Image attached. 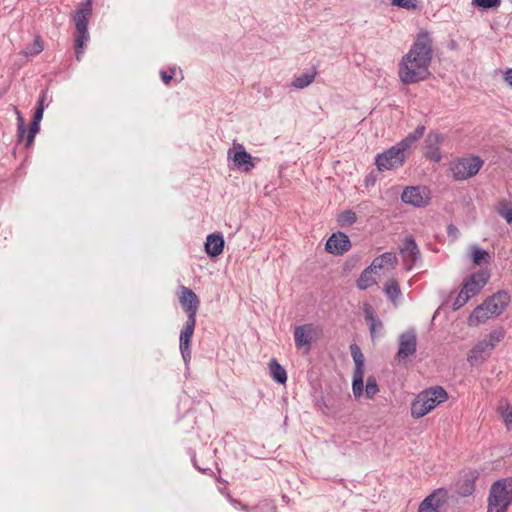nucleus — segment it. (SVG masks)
<instances>
[{
    "mask_svg": "<svg viewBox=\"0 0 512 512\" xmlns=\"http://www.w3.org/2000/svg\"><path fill=\"white\" fill-rule=\"evenodd\" d=\"M17 114V137L19 141H22L24 139L25 133H26V125L24 118L22 117L21 113L16 110Z\"/></svg>",
    "mask_w": 512,
    "mask_h": 512,
    "instance_id": "nucleus-42",
    "label": "nucleus"
},
{
    "mask_svg": "<svg viewBox=\"0 0 512 512\" xmlns=\"http://www.w3.org/2000/svg\"><path fill=\"white\" fill-rule=\"evenodd\" d=\"M178 299L187 314V318H196L200 307V299L197 294L192 289L181 285L178 291Z\"/></svg>",
    "mask_w": 512,
    "mask_h": 512,
    "instance_id": "nucleus-12",
    "label": "nucleus"
},
{
    "mask_svg": "<svg viewBox=\"0 0 512 512\" xmlns=\"http://www.w3.org/2000/svg\"><path fill=\"white\" fill-rule=\"evenodd\" d=\"M92 16V0H84L74 11L72 19L75 23V57L80 61L89 40L88 23Z\"/></svg>",
    "mask_w": 512,
    "mask_h": 512,
    "instance_id": "nucleus-2",
    "label": "nucleus"
},
{
    "mask_svg": "<svg viewBox=\"0 0 512 512\" xmlns=\"http://www.w3.org/2000/svg\"><path fill=\"white\" fill-rule=\"evenodd\" d=\"M363 313L364 318L366 322L369 324V331L371 338L374 339L377 334H380L384 328L382 321L380 318L376 315L374 308L372 305L368 302H364L363 306Z\"/></svg>",
    "mask_w": 512,
    "mask_h": 512,
    "instance_id": "nucleus-22",
    "label": "nucleus"
},
{
    "mask_svg": "<svg viewBox=\"0 0 512 512\" xmlns=\"http://www.w3.org/2000/svg\"><path fill=\"white\" fill-rule=\"evenodd\" d=\"M317 336L318 327L312 323L295 327L294 340L296 348L300 349L306 347L307 351H309L311 344L317 339Z\"/></svg>",
    "mask_w": 512,
    "mask_h": 512,
    "instance_id": "nucleus-14",
    "label": "nucleus"
},
{
    "mask_svg": "<svg viewBox=\"0 0 512 512\" xmlns=\"http://www.w3.org/2000/svg\"><path fill=\"white\" fill-rule=\"evenodd\" d=\"M174 75H175V68H170L169 71L162 70L160 72L161 80L166 85L170 84Z\"/></svg>",
    "mask_w": 512,
    "mask_h": 512,
    "instance_id": "nucleus-44",
    "label": "nucleus"
},
{
    "mask_svg": "<svg viewBox=\"0 0 512 512\" xmlns=\"http://www.w3.org/2000/svg\"><path fill=\"white\" fill-rule=\"evenodd\" d=\"M391 5L409 11H420L419 0H391Z\"/></svg>",
    "mask_w": 512,
    "mask_h": 512,
    "instance_id": "nucleus-35",
    "label": "nucleus"
},
{
    "mask_svg": "<svg viewBox=\"0 0 512 512\" xmlns=\"http://www.w3.org/2000/svg\"><path fill=\"white\" fill-rule=\"evenodd\" d=\"M397 264L396 254L393 252H384L380 256L376 257L372 261V266L374 268L382 269L385 265L394 266Z\"/></svg>",
    "mask_w": 512,
    "mask_h": 512,
    "instance_id": "nucleus-27",
    "label": "nucleus"
},
{
    "mask_svg": "<svg viewBox=\"0 0 512 512\" xmlns=\"http://www.w3.org/2000/svg\"><path fill=\"white\" fill-rule=\"evenodd\" d=\"M283 501H288V497L286 495L282 496Z\"/></svg>",
    "mask_w": 512,
    "mask_h": 512,
    "instance_id": "nucleus-52",
    "label": "nucleus"
},
{
    "mask_svg": "<svg viewBox=\"0 0 512 512\" xmlns=\"http://www.w3.org/2000/svg\"><path fill=\"white\" fill-rule=\"evenodd\" d=\"M497 212L502 216L508 224H512V204L502 201L497 208Z\"/></svg>",
    "mask_w": 512,
    "mask_h": 512,
    "instance_id": "nucleus-37",
    "label": "nucleus"
},
{
    "mask_svg": "<svg viewBox=\"0 0 512 512\" xmlns=\"http://www.w3.org/2000/svg\"><path fill=\"white\" fill-rule=\"evenodd\" d=\"M46 97H47V91L42 90L41 94L39 96L38 102H37V107H43V109H45V107H47V104H45Z\"/></svg>",
    "mask_w": 512,
    "mask_h": 512,
    "instance_id": "nucleus-49",
    "label": "nucleus"
},
{
    "mask_svg": "<svg viewBox=\"0 0 512 512\" xmlns=\"http://www.w3.org/2000/svg\"><path fill=\"white\" fill-rule=\"evenodd\" d=\"M375 182H376V175L373 172L366 175L365 181H364L366 187L374 186Z\"/></svg>",
    "mask_w": 512,
    "mask_h": 512,
    "instance_id": "nucleus-48",
    "label": "nucleus"
},
{
    "mask_svg": "<svg viewBox=\"0 0 512 512\" xmlns=\"http://www.w3.org/2000/svg\"><path fill=\"white\" fill-rule=\"evenodd\" d=\"M356 221H357V214L351 209L344 210L340 214L337 215V223L340 227L351 226Z\"/></svg>",
    "mask_w": 512,
    "mask_h": 512,
    "instance_id": "nucleus-29",
    "label": "nucleus"
},
{
    "mask_svg": "<svg viewBox=\"0 0 512 512\" xmlns=\"http://www.w3.org/2000/svg\"><path fill=\"white\" fill-rule=\"evenodd\" d=\"M469 293H465L464 288L462 287L461 291L459 292L458 296L456 297L455 301L453 302L452 309L453 311L459 310L461 307H463L470 299Z\"/></svg>",
    "mask_w": 512,
    "mask_h": 512,
    "instance_id": "nucleus-41",
    "label": "nucleus"
},
{
    "mask_svg": "<svg viewBox=\"0 0 512 512\" xmlns=\"http://www.w3.org/2000/svg\"><path fill=\"white\" fill-rule=\"evenodd\" d=\"M399 252L407 264V269H411L421 256L420 249L412 235L405 237L403 244L399 247Z\"/></svg>",
    "mask_w": 512,
    "mask_h": 512,
    "instance_id": "nucleus-16",
    "label": "nucleus"
},
{
    "mask_svg": "<svg viewBox=\"0 0 512 512\" xmlns=\"http://www.w3.org/2000/svg\"><path fill=\"white\" fill-rule=\"evenodd\" d=\"M471 4L482 11L494 10L500 7L501 0H472Z\"/></svg>",
    "mask_w": 512,
    "mask_h": 512,
    "instance_id": "nucleus-34",
    "label": "nucleus"
},
{
    "mask_svg": "<svg viewBox=\"0 0 512 512\" xmlns=\"http://www.w3.org/2000/svg\"><path fill=\"white\" fill-rule=\"evenodd\" d=\"M228 159L233 162V168L239 169L243 172H250L254 167L255 163L253 157L247 152L242 144L234 143V147L228 150Z\"/></svg>",
    "mask_w": 512,
    "mask_h": 512,
    "instance_id": "nucleus-10",
    "label": "nucleus"
},
{
    "mask_svg": "<svg viewBox=\"0 0 512 512\" xmlns=\"http://www.w3.org/2000/svg\"><path fill=\"white\" fill-rule=\"evenodd\" d=\"M432 43L427 30H421L417 34L409 52L399 63L398 75L403 84L418 83L429 78V66L433 56Z\"/></svg>",
    "mask_w": 512,
    "mask_h": 512,
    "instance_id": "nucleus-1",
    "label": "nucleus"
},
{
    "mask_svg": "<svg viewBox=\"0 0 512 512\" xmlns=\"http://www.w3.org/2000/svg\"><path fill=\"white\" fill-rule=\"evenodd\" d=\"M224 246V237L219 232L209 234L204 243L205 252L210 258H216L222 254Z\"/></svg>",
    "mask_w": 512,
    "mask_h": 512,
    "instance_id": "nucleus-21",
    "label": "nucleus"
},
{
    "mask_svg": "<svg viewBox=\"0 0 512 512\" xmlns=\"http://www.w3.org/2000/svg\"><path fill=\"white\" fill-rule=\"evenodd\" d=\"M447 234H448V236H449V237H451V239L454 241V240H456V239L458 238V236H459V230H458V228H457L454 224L450 223V224L447 226Z\"/></svg>",
    "mask_w": 512,
    "mask_h": 512,
    "instance_id": "nucleus-46",
    "label": "nucleus"
},
{
    "mask_svg": "<svg viewBox=\"0 0 512 512\" xmlns=\"http://www.w3.org/2000/svg\"><path fill=\"white\" fill-rule=\"evenodd\" d=\"M196 326V318H187L184 326L182 327L180 331L179 336V349L182 355V358L187 364L191 360V343H192V337L194 334Z\"/></svg>",
    "mask_w": 512,
    "mask_h": 512,
    "instance_id": "nucleus-11",
    "label": "nucleus"
},
{
    "mask_svg": "<svg viewBox=\"0 0 512 512\" xmlns=\"http://www.w3.org/2000/svg\"><path fill=\"white\" fill-rule=\"evenodd\" d=\"M447 500V490L445 488H438L421 501L418 512H440V508Z\"/></svg>",
    "mask_w": 512,
    "mask_h": 512,
    "instance_id": "nucleus-15",
    "label": "nucleus"
},
{
    "mask_svg": "<svg viewBox=\"0 0 512 512\" xmlns=\"http://www.w3.org/2000/svg\"><path fill=\"white\" fill-rule=\"evenodd\" d=\"M383 290L387 298L391 301H395L401 295L400 285L395 278H391L386 281Z\"/></svg>",
    "mask_w": 512,
    "mask_h": 512,
    "instance_id": "nucleus-28",
    "label": "nucleus"
},
{
    "mask_svg": "<svg viewBox=\"0 0 512 512\" xmlns=\"http://www.w3.org/2000/svg\"><path fill=\"white\" fill-rule=\"evenodd\" d=\"M40 131V123L31 121L29 124L28 134L26 137V147H30L35 139L36 134Z\"/></svg>",
    "mask_w": 512,
    "mask_h": 512,
    "instance_id": "nucleus-40",
    "label": "nucleus"
},
{
    "mask_svg": "<svg viewBox=\"0 0 512 512\" xmlns=\"http://www.w3.org/2000/svg\"><path fill=\"white\" fill-rule=\"evenodd\" d=\"M192 463L194 465V467L199 470L200 472H202L203 474H206V475H212L213 474V470L208 468V467H202L201 464H198V461L196 459V455L195 453L192 455Z\"/></svg>",
    "mask_w": 512,
    "mask_h": 512,
    "instance_id": "nucleus-45",
    "label": "nucleus"
},
{
    "mask_svg": "<svg viewBox=\"0 0 512 512\" xmlns=\"http://www.w3.org/2000/svg\"><path fill=\"white\" fill-rule=\"evenodd\" d=\"M490 279V272L488 270H479L472 273L463 281V288L465 293L475 295L487 284Z\"/></svg>",
    "mask_w": 512,
    "mask_h": 512,
    "instance_id": "nucleus-18",
    "label": "nucleus"
},
{
    "mask_svg": "<svg viewBox=\"0 0 512 512\" xmlns=\"http://www.w3.org/2000/svg\"><path fill=\"white\" fill-rule=\"evenodd\" d=\"M360 256L358 255H352L348 257L344 263V270L350 271L352 270L359 262H360Z\"/></svg>",
    "mask_w": 512,
    "mask_h": 512,
    "instance_id": "nucleus-43",
    "label": "nucleus"
},
{
    "mask_svg": "<svg viewBox=\"0 0 512 512\" xmlns=\"http://www.w3.org/2000/svg\"><path fill=\"white\" fill-rule=\"evenodd\" d=\"M495 316L489 311V306L484 301L482 304L478 305L471 312L468 317L467 323L470 327L478 326L481 323H485L489 318Z\"/></svg>",
    "mask_w": 512,
    "mask_h": 512,
    "instance_id": "nucleus-23",
    "label": "nucleus"
},
{
    "mask_svg": "<svg viewBox=\"0 0 512 512\" xmlns=\"http://www.w3.org/2000/svg\"><path fill=\"white\" fill-rule=\"evenodd\" d=\"M317 405L322 408V407H325L327 409H329V406L328 404L325 402L324 398L321 397L320 399L317 400Z\"/></svg>",
    "mask_w": 512,
    "mask_h": 512,
    "instance_id": "nucleus-51",
    "label": "nucleus"
},
{
    "mask_svg": "<svg viewBox=\"0 0 512 512\" xmlns=\"http://www.w3.org/2000/svg\"><path fill=\"white\" fill-rule=\"evenodd\" d=\"M401 200L416 208L426 207L431 200V191L426 186H407L401 194Z\"/></svg>",
    "mask_w": 512,
    "mask_h": 512,
    "instance_id": "nucleus-8",
    "label": "nucleus"
},
{
    "mask_svg": "<svg viewBox=\"0 0 512 512\" xmlns=\"http://www.w3.org/2000/svg\"><path fill=\"white\" fill-rule=\"evenodd\" d=\"M425 126L418 125L413 132H410L404 139L398 142V145L407 153L413 143L423 137Z\"/></svg>",
    "mask_w": 512,
    "mask_h": 512,
    "instance_id": "nucleus-25",
    "label": "nucleus"
},
{
    "mask_svg": "<svg viewBox=\"0 0 512 512\" xmlns=\"http://www.w3.org/2000/svg\"><path fill=\"white\" fill-rule=\"evenodd\" d=\"M505 336V330L503 327H498L497 329L492 330L485 339L488 340L489 343H493V349L496 344L499 343Z\"/></svg>",
    "mask_w": 512,
    "mask_h": 512,
    "instance_id": "nucleus-38",
    "label": "nucleus"
},
{
    "mask_svg": "<svg viewBox=\"0 0 512 512\" xmlns=\"http://www.w3.org/2000/svg\"><path fill=\"white\" fill-rule=\"evenodd\" d=\"M43 113V107H36L31 121L40 123L43 118Z\"/></svg>",
    "mask_w": 512,
    "mask_h": 512,
    "instance_id": "nucleus-47",
    "label": "nucleus"
},
{
    "mask_svg": "<svg viewBox=\"0 0 512 512\" xmlns=\"http://www.w3.org/2000/svg\"><path fill=\"white\" fill-rule=\"evenodd\" d=\"M442 141V134L435 131L429 132L424 140V156L433 162H440L442 155L439 149V145L442 143Z\"/></svg>",
    "mask_w": 512,
    "mask_h": 512,
    "instance_id": "nucleus-17",
    "label": "nucleus"
},
{
    "mask_svg": "<svg viewBox=\"0 0 512 512\" xmlns=\"http://www.w3.org/2000/svg\"><path fill=\"white\" fill-rule=\"evenodd\" d=\"M511 301L510 294L507 290H499L485 299L489 306V311L495 316L501 315L508 307Z\"/></svg>",
    "mask_w": 512,
    "mask_h": 512,
    "instance_id": "nucleus-19",
    "label": "nucleus"
},
{
    "mask_svg": "<svg viewBox=\"0 0 512 512\" xmlns=\"http://www.w3.org/2000/svg\"><path fill=\"white\" fill-rule=\"evenodd\" d=\"M498 412L503 418L504 423L507 428L512 427V406L508 403L507 400L502 399L500 401V405L498 406Z\"/></svg>",
    "mask_w": 512,
    "mask_h": 512,
    "instance_id": "nucleus-30",
    "label": "nucleus"
},
{
    "mask_svg": "<svg viewBox=\"0 0 512 512\" xmlns=\"http://www.w3.org/2000/svg\"><path fill=\"white\" fill-rule=\"evenodd\" d=\"M398 352L396 358L399 362L415 355L417 350V334L414 328H409L398 337Z\"/></svg>",
    "mask_w": 512,
    "mask_h": 512,
    "instance_id": "nucleus-9",
    "label": "nucleus"
},
{
    "mask_svg": "<svg viewBox=\"0 0 512 512\" xmlns=\"http://www.w3.org/2000/svg\"><path fill=\"white\" fill-rule=\"evenodd\" d=\"M351 356L354 360V371L352 378V392L355 398H359L363 394L364 390V356L360 347L353 343L350 345Z\"/></svg>",
    "mask_w": 512,
    "mask_h": 512,
    "instance_id": "nucleus-7",
    "label": "nucleus"
},
{
    "mask_svg": "<svg viewBox=\"0 0 512 512\" xmlns=\"http://www.w3.org/2000/svg\"><path fill=\"white\" fill-rule=\"evenodd\" d=\"M351 247L352 243L349 236L342 231L332 233L325 244L326 252L336 256L344 255Z\"/></svg>",
    "mask_w": 512,
    "mask_h": 512,
    "instance_id": "nucleus-13",
    "label": "nucleus"
},
{
    "mask_svg": "<svg viewBox=\"0 0 512 512\" xmlns=\"http://www.w3.org/2000/svg\"><path fill=\"white\" fill-rule=\"evenodd\" d=\"M478 478L479 472L476 469L469 470L457 482V493L462 497L472 495L475 491V482Z\"/></svg>",
    "mask_w": 512,
    "mask_h": 512,
    "instance_id": "nucleus-20",
    "label": "nucleus"
},
{
    "mask_svg": "<svg viewBox=\"0 0 512 512\" xmlns=\"http://www.w3.org/2000/svg\"><path fill=\"white\" fill-rule=\"evenodd\" d=\"M471 260L475 265L481 266L489 263L490 255L486 250L475 247L471 253Z\"/></svg>",
    "mask_w": 512,
    "mask_h": 512,
    "instance_id": "nucleus-32",
    "label": "nucleus"
},
{
    "mask_svg": "<svg viewBox=\"0 0 512 512\" xmlns=\"http://www.w3.org/2000/svg\"><path fill=\"white\" fill-rule=\"evenodd\" d=\"M493 350V343H489L487 339L479 341L472 349V352L476 355H482L483 353H490Z\"/></svg>",
    "mask_w": 512,
    "mask_h": 512,
    "instance_id": "nucleus-39",
    "label": "nucleus"
},
{
    "mask_svg": "<svg viewBox=\"0 0 512 512\" xmlns=\"http://www.w3.org/2000/svg\"><path fill=\"white\" fill-rule=\"evenodd\" d=\"M316 71H313L311 73H304L298 77H296L293 82L292 86L298 89H303L307 86H309L315 79Z\"/></svg>",
    "mask_w": 512,
    "mask_h": 512,
    "instance_id": "nucleus-33",
    "label": "nucleus"
},
{
    "mask_svg": "<svg viewBox=\"0 0 512 512\" xmlns=\"http://www.w3.org/2000/svg\"><path fill=\"white\" fill-rule=\"evenodd\" d=\"M511 504L512 477L501 478L492 483L487 498V509L490 511L507 512Z\"/></svg>",
    "mask_w": 512,
    "mask_h": 512,
    "instance_id": "nucleus-4",
    "label": "nucleus"
},
{
    "mask_svg": "<svg viewBox=\"0 0 512 512\" xmlns=\"http://www.w3.org/2000/svg\"><path fill=\"white\" fill-rule=\"evenodd\" d=\"M379 391L377 380L374 376H368L365 386V396L367 399H372Z\"/></svg>",
    "mask_w": 512,
    "mask_h": 512,
    "instance_id": "nucleus-36",
    "label": "nucleus"
},
{
    "mask_svg": "<svg viewBox=\"0 0 512 512\" xmlns=\"http://www.w3.org/2000/svg\"><path fill=\"white\" fill-rule=\"evenodd\" d=\"M44 49L43 41L41 36L37 35L33 41V43L26 46V48L22 51L24 56H35L41 53Z\"/></svg>",
    "mask_w": 512,
    "mask_h": 512,
    "instance_id": "nucleus-31",
    "label": "nucleus"
},
{
    "mask_svg": "<svg viewBox=\"0 0 512 512\" xmlns=\"http://www.w3.org/2000/svg\"><path fill=\"white\" fill-rule=\"evenodd\" d=\"M448 399L447 391L439 385L421 391L411 404V415L415 419L424 417Z\"/></svg>",
    "mask_w": 512,
    "mask_h": 512,
    "instance_id": "nucleus-3",
    "label": "nucleus"
},
{
    "mask_svg": "<svg viewBox=\"0 0 512 512\" xmlns=\"http://www.w3.org/2000/svg\"><path fill=\"white\" fill-rule=\"evenodd\" d=\"M374 267L372 265L366 267L360 274L356 281V286L359 290H366L372 285L376 284V279L372 277Z\"/></svg>",
    "mask_w": 512,
    "mask_h": 512,
    "instance_id": "nucleus-26",
    "label": "nucleus"
},
{
    "mask_svg": "<svg viewBox=\"0 0 512 512\" xmlns=\"http://www.w3.org/2000/svg\"><path fill=\"white\" fill-rule=\"evenodd\" d=\"M407 159V153L397 144L378 153L375 157V165L378 171L396 170L402 167Z\"/></svg>",
    "mask_w": 512,
    "mask_h": 512,
    "instance_id": "nucleus-5",
    "label": "nucleus"
},
{
    "mask_svg": "<svg viewBox=\"0 0 512 512\" xmlns=\"http://www.w3.org/2000/svg\"><path fill=\"white\" fill-rule=\"evenodd\" d=\"M504 80L512 87V68H508L504 72Z\"/></svg>",
    "mask_w": 512,
    "mask_h": 512,
    "instance_id": "nucleus-50",
    "label": "nucleus"
},
{
    "mask_svg": "<svg viewBox=\"0 0 512 512\" xmlns=\"http://www.w3.org/2000/svg\"><path fill=\"white\" fill-rule=\"evenodd\" d=\"M268 367L272 379L277 384L284 385L287 382V372L275 358L270 360Z\"/></svg>",
    "mask_w": 512,
    "mask_h": 512,
    "instance_id": "nucleus-24",
    "label": "nucleus"
},
{
    "mask_svg": "<svg viewBox=\"0 0 512 512\" xmlns=\"http://www.w3.org/2000/svg\"><path fill=\"white\" fill-rule=\"evenodd\" d=\"M483 164V160L477 155L460 158L451 167L453 177L455 180L469 179L479 172Z\"/></svg>",
    "mask_w": 512,
    "mask_h": 512,
    "instance_id": "nucleus-6",
    "label": "nucleus"
}]
</instances>
